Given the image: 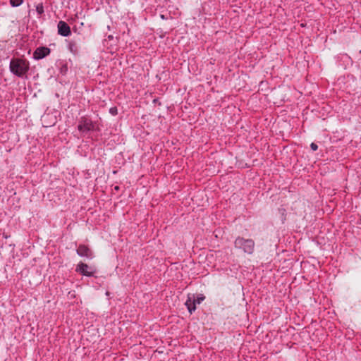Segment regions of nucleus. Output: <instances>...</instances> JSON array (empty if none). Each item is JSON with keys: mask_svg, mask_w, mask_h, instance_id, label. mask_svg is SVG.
I'll return each instance as SVG.
<instances>
[{"mask_svg": "<svg viewBox=\"0 0 361 361\" xmlns=\"http://www.w3.org/2000/svg\"><path fill=\"white\" fill-rule=\"evenodd\" d=\"M9 69L12 74L19 78L26 76L30 70V63L26 59L13 58L9 63Z\"/></svg>", "mask_w": 361, "mask_h": 361, "instance_id": "1", "label": "nucleus"}, {"mask_svg": "<svg viewBox=\"0 0 361 361\" xmlns=\"http://www.w3.org/2000/svg\"><path fill=\"white\" fill-rule=\"evenodd\" d=\"M255 243L252 239L238 237L234 241V247L241 250L244 253L252 255L255 251Z\"/></svg>", "mask_w": 361, "mask_h": 361, "instance_id": "2", "label": "nucleus"}, {"mask_svg": "<svg viewBox=\"0 0 361 361\" xmlns=\"http://www.w3.org/2000/svg\"><path fill=\"white\" fill-rule=\"evenodd\" d=\"M94 128V125L91 119L86 117H81L78 122V129L80 132L85 133Z\"/></svg>", "mask_w": 361, "mask_h": 361, "instance_id": "3", "label": "nucleus"}, {"mask_svg": "<svg viewBox=\"0 0 361 361\" xmlns=\"http://www.w3.org/2000/svg\"><path fill=\"white\" fill-rule=\"evenodd\" d=\"M75 271L85 276H93L96 273V269L94 267H90L83 262L78 264Z\"/></svg>", "mask_w": 361, "mask_h": 361, "instance_id": "4", "label": "nucleus"}, {"mask_svg": "<svg viewBox=\"0 0 361 361\" xmlns=\"http://www.w3.org/2000/svg\"><path fill=\"white\" fill-rule=\"evenodd\" d=\"M51 52L49 48L47 47H37L33 53V59L35 60H40L48 56Z\"/></svg>", "mask_w": 361, "mask_h": 361, "instance_id": "5", "label": "nucleus"}, {"mask_svg": "<svg viewBox=\"0 0 361 361\" xmlns=\"http://www.w3.org/2000/svg\"><path fill=\"white\" fill-rule=\"evenodd\" d=\"M77 254L82 257H87V259H92L94 257L93 252L92 250L85 245H80L77 248Z\"/></svg>", "mask_w": 361, "mask_h": 361, "instance_id": "6", "label": "nucleus"}, {"mask_svg": "<svg viewBox=\"0 0 361 361\" xmlns=\"http://www.w3.org/2000/svg\"><path fill=\"white\" fill-rule=\"evenodd\" d=\"M58 33L63 37H68L71 35V27L68 24L63 20H60L57 25Z\"/></svg>", "mask_w": 361, "mask_h": 361, "instance_id": "7", "label": "nucleus"}, {"mask_svg": "<svg viewBox=\"0 0 361 361\" xmlns=\"http://www.w3.org/2000/svg\"><path fill=\"white\" fill-rule=\"evenodd\" d=\"M185 306L188 308V312L192 314L196 310V305L191 298H188L185 303Z\"/></svg>", "mask_w": 361, "mask_h": 361, "instance_id": "8", "label": "nucleus"}, {"mask_svg": "<svg viewBox=\"0 0 361 361\" xmlns=\"http://www.w3.org/2000/svg\"><path fill=\"white\" fill-rule=\"evenodd\" d=\"M68 48V50L74 55H76L79 53L78 46L77 43L74 41L69 42Z\"/></svg>", "mask_w": 361, "mask_h": 361, "instance_id": "9", "label": "nucleus"}, {"mask_svg": "<svg viewBox=\"0 0 361 361\" xmlns=\"http://www.w3.org/2000/svg\"><path fill=\"white\" fill-rule=\"evenodd\" d=\"M193 300L196 304H200L202 301L204 300L205 296L203 294H199L196 297L193 295Z\"/></svg>", "mask_w": 361, "mask_h": 361, "instance_id": "10", "label": "nucleus"}, {"mask_svg": "<svg viewBox=\"0 0 361 361\" xmlns=\"http://www.w3.org/2000/svg\"><path fill=\"white\" fill-rule=\"evenodd\" d=\"M23 2V0H10V4L13 7H18L20 6Z\"/></svg>", "mask_w": 361, "mask_h": 361, "instance_id": "11", "label": "nucleus"}, {"mask_svg": "<svg viewBox=\"0 0 361 361\" xmlns=\"http://www.w3.org/2000/svg\"><path fill=\"white\" fill-rule=\"evenodd\" d=\"M36 11L38 15H42L44 13V6L42 3L38 4L36 6Z\"/></svg>", "mask_w": 361, "mask_h": 361, "instance_id": "12", "label": "nucleus"}, {"mask_svg": "<svg viewBox=\"0 0 361 361\" xmlns=\"http://www.w3.org/2000/svg\"><path fill=\"white\" fill-rule=\"evenodd\" d=\"M109 113L112 115V116H116L118 114V109L116 106H114V107H111L109 109Z\"/></svg>", "mask_w": 361, "mask_h": 361, "instance_id": "13", "label": "nucleus"}, {"mask_svg": "<svg viewBox=\"0 0 361 361\" xmlns=\"http://www.w3.org/2000/svg\"><path fill=\"white\" fill-rule=\"evenodd\" d=\"M310 147L313 151H316L318 149L317 145L314 142L311 143Z\"/></svg>", "mask_w": 361, "mask_h": 361, "instance_id": "14", "label": "nucleus"}, {"mask_svg": "<svg viewBox=\"0 0 361 361\" xmlns=\"http://www.w3.org/2000/svg\"><path fill=\"white\" fill-rule=\"evenodd\" d=\"M107 39H108L109 40H111V39H113V36H112V35H109V36L107 37Z\"/></svg>", "mask_w": 361, "mask_h": 361, "instance_id": "15", "label": "nucleus"}, {"mask_svg": "<svg viewBox=\"0 0 361 361\" xmlns=\"http://www.w3.org/2000/svg\"><path fill=\"white\" fill-rule=\"evenodd\" d=\"M115 189H116V190H118V186L115 187Z\"/></svg>", "mask_w": 361, "mask_h": 361, "instance_id": "16", "label": "nucleus"}]
</instances>
